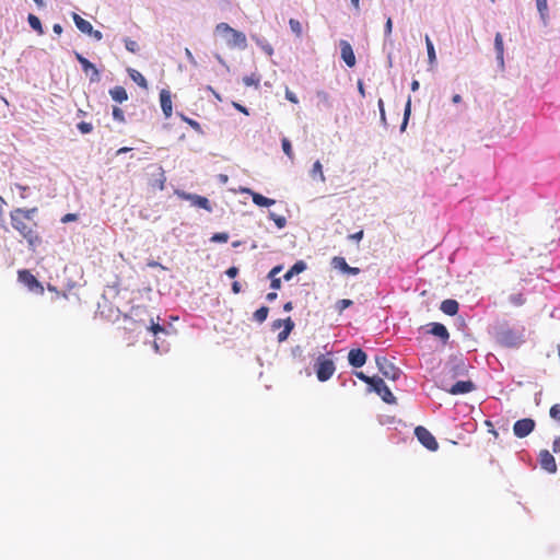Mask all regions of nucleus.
Instances as JSON below:
<instances>
[{
  "label": "nucleus",
  "instance_id": "f257e3e1",
  "mask_svg": "<svg viewBox=\"0 0 560 560\" xmlns=\"http://www.w3.org/2000/svg\"><path fill=\"white\" fill-rule=\"evenodd\" d=\"M37 214V207L15 208L9 213L11 228L27 244L28 249L32 252H35L43 244V236L36 220Z\"/></svg>",
  "mask_w": 560,
  "mask_h": 560
},
{
  "label": "nucleus",
  "instance_id": "f03ea898",
  "mask_svg": "<svg viewBox=\"0 0 560 560\" xmlns=\"http://www.w3.org/2000/svg\"><path fill=\"white\" fill-rule=\"evenodd\" d=\"M215 32L223 35L226 38V45L230 48L245 49L247 47L246 35L231 27L228 23L221 22L217 24Z\"/></svg>",
  "mask_w": 560,
  "mask_h": 560
},
{
  "label": "nucleus",
  "instance_id": "7ed1b4c3",
  "mask_svg": "<svg viewBox=\"0 0 560 560\" xmlns=\"http://www.w3.org/2000/svg\"><path fill=\"white\" fill-rule=\"evenodd\" d=\"M316 376L320 382L328 381L335 373L336 368L332 360L320 354L315 363Z\"/></svg>",
  "mask_w": 560,
  "mask_h": 560
},
{
  "label": "nucleus",
  "instance_id": "20e7f679",
  "mask_svg": "<svg viewBox=\"0 0 560 560\" xmlns=\"http://www.w3.org/2000/svg\"><path fill=\"white\" fill-rule=\"evenodd\" d=\"M19 281L22 282L31 292H35L37 294L44 293L43 284L36 279V277L27 269H22L18 271Z\"/></svg>",
  "mask_w": 560,
  "mask_h": 560
},
{
  "label": "nucleus",
  "instance_id": "39448f33",
  "mask_svg": "<svg viewBox=\"0 0 560 560\" xmlns=\"http://www.w3.org/2000/svg\"><path fill=\"white\" fill-rule=\"evenodd\" d=\"M149 316V310L145 305H133L127 314L124 315L125 319H130L139 325L145 326Z\"/></svg>",
  "mask_w": 560,
  "mask_h": 560
},
{
  "label": "nucleus",
  "instance_id": "423d86ee",
  "mask_svg": "<svg viewBox=\"0 0 560 560\" xmlns=\"http://www.w3.org/2000/svg\"><path fill=\"white\" fill-rule=\"evenodd\" d=\"M415 435L418 441L428 450L436 451L439 448V443L433 436V434L424 427L419 425L415 429Z\"/></svg>",
  "mask_w": 560,
  "mask_h": 560
},
{
  "label": "nucleus",
  "instance_id": "0eeeda50",
  "mask_svg": "<svg viewBox=\"0 0 560 560\" xmlns=\"http://www.w3.org/2000/svg\"><path fill=\"white\" fill-rule=\"evenodd\" d=\"M371 389L374 390L377 395H380L383 401H385L386 404L396 402V397L393 395V393L385 384L383 378L377 377L373 385L371 386Z\"/></svg>",
  "mask_w": 560,
  "mask_h": 560
},
{
  "label": "nucleus",
  "instance_id": "6e6552de",
  "mask_svg": "<svg viewBox=\"0 0 560 560\" xmlns=\"http://www.w3.org/2000/svg\"><path fill=\"white\" fill-rule=\"evenodd\" d=\"M376 364L381 373L388 380L396 381L399 377L400 371L394 366L386 358L377 357Z\"/></svg>",
  "mask_w": 560,
  "mask_h": 560
},
{
  "label": "nucleus",
  "instance_id": "1a4fd4ad",
  "mask_svg": "<svg viewBox=\"0 0 560 560\" xmlns=\"http://www.w3.org/2000/svg\"><path fill=\"white\" fill-rule=\"evenodd\" d=\"M535 425V421L530 418L517 420L513 425L514 435L520 439H523L534 431Z\"/></svg>",
  "mask_w": 560,
  "mask_h": 560
},
{
  "label": "nucleus",
  "instance_id": "9d476101",
  "mask_svg": "<svg viewBox=\"0 0 560 560\" xmlns=\"http://www.w3.org/2000/svg\"><path fill=\"white\" fill-rule=\"evenodd\" d=\"M75 58L79 61V63L82 67L83 72L89 75L90 74V81L91 82H98L100 81V71L93 65L90 60H88L85 57H83L81 54L75 52Z\"/></svg>",
  "mask_w": 560,
  "mask_h": 560
},
{
  "label": "nucleus",
  "instance_id": "9b49d317",
  "mask_svg": "<svg viewBox=\"0 0 560 560\" xmlns=\"http://www.w3.org/2000/svg\"><path fill=\"white\" fill-rule=\"evenodd\" d=\"M498 340L506 347H516L522 342L521 335L511 329L501 330L498 334Z\"/></svg>",
  "mask_w": 560,
  "mask_h": 560
},
{
  "label": "nucleus",
  "instance_id": "f8f14e48",
  "mask_svg": "<svg viewBox=\"0 0 560 560\" xmlns=\"http://www.w3.org/2000/svg\"><path fill=\"white\" fill-rule=\"evenodd\" d=\"M475 384L471 381H458L450 388L443 387L451 395L468 394L475 389Z\"/></svg>",
  "mask_w": 560,
  "mask_h": 560
},
{
  "label": "nucleus",
  "instance_id": "ddd939ff",
  "mask_svg": "<svg viewBox=\"0 0 560 560\" xmlns=\"http://www.w3.org/2000/svg\"><path fill=\"white\" fill-rule=\"evenodd\" d=\"M539 464L542 469L550 474H555L557 471L556 459L553 455L547 450H544L539 453Z\"/></svg>",
  "mask_w": 560,
  "mask_h": 560
},
{
  "label": "nucleus",
  "instance_id": "4468645a",
  "mask_svg": "<svg viewBox=\"0 0 560 560\" xmlns=\"http://www.w3.org/2000/svg\"><path fill=\"white\" fill-rule=\"evenodd\" d=\"M341 58L350 68L355 66V56L352 46L347 40H340Z\"/></svg>",
  "mask_w": 560,
  "mask_h": 560
},
{
  "label": "nucleus",
  "instance_id": "2eb2a0df",
  "mask_svg": "<svg viewBox=\"0 0 560 560\" xmlns=\"http://www.w3.org/2000/svg\"><path fill=\"white\" fill-rule=\"evenodd\" d=\"M282 325H284V329L281 332H279V335H278L279 341L285 340L288 338V336L290 335V332L292 331V329L294 328V323L290 317H288L287 319H283V320L277 319L272 323V327L275 329L280 328Z\"/></svg>",
  "mask_w": 560,
  "mask_h": 560
},
{
  "label": "nucleus",
  "instance_id": "dca6fc26",
  "mask_svg": "<svg viewBox=\"0 0 560 560\" xmlns=\"http://www.w3.org/2000/svg\"><path fill=\"white\" fill-rule=\"evenodd\" d=\"M350 365L353 368H361L366 362V353L361 349H351L348 354Z\"/></svg>",
  "mask_w": 560,
  "mask_h": 560
},
{
  "label": "nucleus",
  "instance_id": "f3484780",
  "mask_svg": "<svg viewBox=\"0 0 560 560\" xmlns=\"http://www.w3.org/2000/svg\"><path fill=\"white\" fill-rule=\"evenodd\" d=\"M160 103H161V108L163 110V114L165 115L166 118H170L173 113L172 96H171L170 91H167V90L161 91Z\"/></svg>",
  "mask_w": 560,
  "mask_h": 560
},
{
  "label": "nucleus",
  "instance_id": "a211bd4d",
  "mask_svg": "<svg viewBox=\"0 0 560 560\" xmlns=\"http://www.w3.org/2000/svg\"><path fill=\"white\" fill-rule=\"evenodd\" d=\"M183 197L189 200L194 206L202 208L209 212L212 211V207L208 198L199 195L184 194Z\"/></svg>",
  "mask_w": 560,
  "mask_h": 560
},
{
  "label": "nucleus",
  "instance_id": "6ab92c4d",
  "mask_svg": "<svg viewBox=\"0 0 560 560\" xmlns=\"http://www.w3.org/2000/svg\"><path fill=\"white\" fill-rule=\"evenodd\" d=\"M429 332L435 337H439L443 342H446L450 338L447 328L441 323H431L428 325Z\"/></svg>",
  "mask_w": 560,
  "mask_h": 560
},
{
  "label": "nucleus",
  "instance_id": "aec40b11",
  "mask_svg": "<svg viewBox=\"0 0 560 560\" xmlns=\"http://www.w3.org/2000/svg\"><path fill=\"white\" fill-rule=\"evenodd\" d=\"M440 308H441V311L444 314L450 315V316H454V315L457 314L459 305H458V302L456 300L447 299V300H444L441 303Z\"/></svg>",
  "mask_w": 560,
  "mask_h": 560
},
{
  "label": "nucleus",
  "instance_id": "412c9836",
  "mask_svg": "<svg viewBox=\"0 0 560 560\" xmlns=\"http://www.w3.org/2000/svg\"><path fill=\"white\" fill-rule=\"evenodd\" d=\"M73 22L75 26L84 34L92 33V24L81 18L78 13L72 14Z\"/></svg>",
  "mask_w": 560,
  "mask_h": 560
},
{
  "label": "nucleus",
  "instance_id": "4be33fe9",
  "mask_svg": "<svg viewBox=\"0 0 560 560\" xmlns=\"http://www.w3.org/2000/svg\"><path fill=\"white\" fill-rule=\"evenodd\" d=\"M112 98L118 103H122L128 100V93L124 86L117 85L109 90Z\"/></svg>",
  "mask_w": 560,
  "mask_h": 560
},
{
  "label": "nucleus",
  "instance_id": "5701e85b",
  "mask_svg": "<svg viewBox=\"0 0 560 560\" xmlns=\"http://www.w3.org/2000/svg\"><path fill=\"white\" fill-rule=\"evenodd\" d=\"M306 269V264L303 260L296 261L283 276L285 281L292 279L294 275L301 273Z\"/></svg>",
  "mask_w": 560,
  "mask_h": 560
},
{
  "label": "nucleus",
  "instance_id": "b1692460",
  "mask_svg": "<svg viewBox=\"0 0 560 560\" xmlns=\"http://www.w3.org/2000/svg\"><path fill=\"white\" fill-rule=\"evenodd\" d=\"M130 79L142 89H148V82L145 78L136 69L129 68L127 70Z\"/></svg>",
  "mask_w": 560,
  "mask_h": 560
},
{
  "label": "nucleus",
  "instance_id": "393cba45",
  "mask_svg": "<svg viewBox=\"0 0 560 560\" xmlns=\"http://www.w3.org/2000/svg\"><path fill=\"white\" fill-rule=\"evenodd\" d=\"M494 48L497 51V59L500 62L501 66H503V55H504V47H503V38L500 33L495 34L494 37Z\"/></svg>",
  "mask_w": 560,
  "mask_h": 560
},
{
  "label": "nucleus",
  "instance_id": "a878e982",
  "mask_svg": "<svg viewBox=\"0 0 560 560\" xmlns=\"http://www.w3.org/2000/svg\"><path fill=\"white\" fill-rule=\"evenodd\" d=\"M253 202L259 207H270L276 203V200L267 198L258 192H253Z\"/></svg>",
  "mask_w": 560,
  "mask_h": 560
},
{
  "label": "nucleus",
  "instance_id": "bb28decb",
  "mask_svg": "<svg viewBox=\"0 0 560 560\" xmlns=\"http://www.w3.org/2000/svg\"><path fill=\"white\" fill-rule=\"evenodd\" d=\"M425 46H427V51H428L429 63L431 66H433L436 62V54H435L433 43L431 42V39L428 35H425Z\"/></svg>",
  "mask_w": 560,
  "mask_h": 560
},
{
  "label": "nucleus",
  "instance_id": "cd10ccee",
  "mask_svg": "<svg viewBox=\"0 0 560 560\" xmlns=\"http://www.w3.org/2000/svg\"><path fill=\"white\" fill-rule=\"evenodd\" d=\"M27 21H28V24L30 26L36 31L39 35H43L44 34V30H43V26H42V22L40 20L34 15V14H28L27 16Z\"/></svg>",
  "mask_w": 560,
  "mask_h": 560
},
{
  "label": "nucleus",
  "instance_id": "c85d7f7f",
  "mask_svg": "<svg viewBox=\"0 0 560 560\" xmlns=\"http://www.w3.org/2000/svg\"><path fill=\"white\" fill-rule=\"evenodd\" d=\"M331 265L334 268L339 269L343 273L347 272L349 265L347 264L346 259L340 256H336L331 259Z\"/></svg>",
  "mask_w": 560,
  "mask_h": 560
},
{
  "label": "nucleus",
  "instance_id": "c756f323",
  "mask_svg": "<svg viewBox=\"0 0 560 560\" xmlns=\"http://www.w3.org/2000/svg\"><path fill=\"white\" fill-rule=\"evenodd\" d=\"M268 313L269 308L267 306H261L254 313V319L258 323H264L267 319Z\"/></svg>",
  "mask_w": 560,
  "mask_h": 560
},
{
  "label": "nucleus",
  "instance_id": "7c9ffc66",
  "mask_svg": "<svg viewBox=\"0 0 560 560\" xmlns=\"http://www.w3.org/2000/svg\"><path fill=\"white\" fill-rule=\"evenodd\" d=\"M149 325L145 327L152 331L154 335L159 334V332H164L165 331V328L163 326H161L160 324L158 323H154V318L153 316H149V320H148Z\"/></svg>",
  "mask_w": 560,
  "mask_h": 560
},
{
  "label": "nucleus",
  "instance_id": "2f4dec72",
  "mask_svg": "<svg viewBox=\"0 0 560 560\" xmlns=\"http://www.w3.org/2000/svg\"><path fill=\"white\" fill-rule=\"evenodd\" d=\"M289 26H290L291 31L295 34L296 37L302 36V33H303L302 25L298 20L290 19Z\"/></svg>",
  "mask_w": 560,
  "mask_h": 560
},
{
  "label": "nucleus",
  "instance_id": "473e14b6",
  "mask_svg": "<svg viewBox=\"0 0 560 560\" xmlns=\"http://www.w3.org/2000/svg\"><path fill=\"white\" fill-rule=\"evenodd\" d=\"M311 174L313 177H315L316 175L319 176V179L322 182H325V176H324V173H323V165L319 161H316L314 164H313V167H312V171H311Z\"/></svg>",
  "mask_w": 560,
  "mask_h": 560
},
{
  "label": "nucleus",
  "instance_id": "72a5a7b5",
  "mask_svg": "<svg viewBox=\"0 0 560 560\" xmlns=\"http://www.w3.org/2000/svg\"><path fill=\"white\" fill-rule=\"evenodd\" d=\"M124 43H125V47L128 51H130L132 54H136L139 51V45L136 40H133L131 38H125Z\"/></svg>",
  "mask_w": 560,
  "mask_h": 560
},
{
  "label": "nucleus",
  "instance_id": "f704fd0d",
  "mask_svg": "<svg viewBox=\"0 0 560 560\" xmlns=\"http://www.w3.org/2000/svg\"><path fill=\"white\" fill-rule=\"evenodd\" d=\"M269 218L276 223V225L279 228V229H282L285 226V223H287V220L282 215H277L276 213L273 212H270L269 213Z\"/></svg>",
  "mask_w": 560,
  "mask_h": 560
},
{
  "label": "nucleus",
  "instance_id": "c9c22d12",
  "mask_svg": "<svg viewBox=\"0 0 560 560\" xmlns=\"http://www.w3.org/2000/svg\"><path fill=\"white\" fill-rule=\"evenodd\" d=\"M466 371V368H465V364L463 362L456 364V365H452L450 366V371L448 373L451 374V376H457L458 374L460 373H464Z\"/></svg>",
  "mask_w": 560,
  "mask_h": 560
},
{
  "label": "nucleus",
  "instance_id": "e433bc0d",
  "mask_svg": "<svg viewBox=\"0 0 560 560\" xmlns=\"http://www.w3.org/2000/svg\"><path fill=\"white\" fill-rule=\"evenodd\" d=\"M281 144H282V150L285 153V155L290 159H293V151H292L291 142L289 141V139L283 138L281 141Z\"/></svg>",
  "mask_w": 560,
  "mask_h": 560
},
{
  "label": "nucleus",
  "instance_id": "4c0bfd02",
  "mask_svg": "<svg viewBox=\"0 0 560 560\" xmlns=\"http://www.w3.org/2000/svg\"><path fill=\"white\" fill-rule=\"evenodd\" d=\"M510 301L515 306H522L525 303V298L522 293H514L510 296Z\"/></svg>",
  "mask_w": 560,
  "mask_h": 560
},
{
  "label": "nucleus",
  "instance_id": "58836bf2",
  "mask_svg": "<svg viewBox=\"0 0 560 560\" xmlns=\"http://www.w3.org/2000/svg\"><path fill=\"white\" fill-rule=\"evenodd\" d=\"M355 376L370 386H372L375 380L377 378V376H368L363 372H357Z\"/></svg>",
  "mask_w": 560,
  "mask_h": 560
},
{
  "label": "nucleus",
  "instance_id": "ea45409f",
  "mask_svg": "<svg viewBox=\"0 0 560 560\" xmlns=\"http://www.w3.org/2000/svg\"><path fill=\"white\" fill-rule=\"evenodd\" d=\"M243 82L246 86H252V85L258 86L259 85V79L254 74L244 77Z\"/></svg>",
  "mask_w": 560,
  "mask_h": 560
},
{
  "label": "nucleus",
  "instance_id": "a19ab883",
  "mask_svg": "<svg viewBox=\"0 0 560 560\" xmlns=\"http://www.w3.org/2000/svg\"><path fill=\"white\" fill-rule=\"evenodd\" d=\"M410 113H411V100L408 98L407 103H406V106H405V110H404V122L401 125V129H404L407 125V121L409 119V116H410Z\"/></svg>",
  "mask_w": 560,
  "mask_h": 560
},
{
  "label": "nucleus",
  "instance_id": "79ce46f5",
  "mask_svg": "<svg viewBox=\"0 0 560 560\" xmlns=\"http://www.w3.org/2000/svg\"><path fill=\"white\" fill-rule=\"evenodd\" d=\"M113 117L118 122H125V114L121 108L114 106L113 108Z\"/></svg>",
  "mask_w": 560,
  "mask_h": 560
},
{
  "label": "nucleus",
  "instance_id": "37998d69",
  "mask_svg": "<svg viewBox=\"0 0 560 560\" xmlns=\"http://www.w3.org/2000/svg\"><path fill=\"white\" fill-rule=\"evenodd\" d=\"M229 240L228 233H215L211 236V242L214 243H226Z\"/></svg>",
  "mask_w": 560,
  "mask_h": 560
},
{
  "label": "nucleus",
  "instance_id": "c03bdc74",
  "mask_svg": "<svg viewBox=\"0 0 560 560\" xmlns=\"http://www.w3.org/2000/svg\"><path fill=\"white\" fill-rule=\"evenodd\" d=\"M81 133H90L93 130V126L90 122L81 121L77 125Z\"/></svg>",
  "mask_w": 560,
  "mask_h": 560
},
{
  "label": "nucleus",
  "instance_id": "a18cd8bd",
  "mask_svg": "<svg viewBox=\"0 0 560 560\" xmlns=\"http://www.w3.org/2000/svg\"><path fill=\"white\" fill-rule=\"evenodd\" d=\"M352 301L351 300H348V299H342V300H339L336 304L338 311L341 313L342 311H345L346 308H348L349 306L352 305Z\"/></svg>",
  "mask_w": 560,
  "mask_h": 560
},
{
  "label": "nucleus",
  "instance_id": "49530a36",
  "mask_svg": "<svg viewBox=\"0 0 560 560\" xmlns=\"http://www.w3.org/2000/svg\"><path fill=\"white\" fill-rule=\"evenodd\" d=\"M549 415L552 419L560 421V404L553 405L549 410Z\"/></svg>",
  "mask_w": 560,
  "mask_h": 560
},
{
  "label": "nucleus",
  "instance_id": "de8ad7c7",
  "mask_svg": "<svg viewBox=\"0 0 560 560\" xmlns=\"http://www.w3.org/2000/svg\"><path fill=\"white\" fill-rule=\"evenodd\" d=\"M183 120L186 121L190 127H192L196 131H200L201 127L200 124L191 118L182 116Z\"/></svg>",
  "mask_w": 560,
  "mask_h": 560
},
{
  "label": "nucleus",
  "instance_id": "09e8293b",
  "mask_svg": "<svg viewBox=\"0 0 560 560\" xmlns=\"http://www.w3.org/2000/svg\"><path fill=\"white\" fill-rule=\"evenodd\" d=\"M285 98L293 104L299 103L296 95L292 91H290L288 88L285 89Z\"/></svg>",
  "mask_w": 560,
  "mask_h": 560
},
{
  "label": "nucleus",
  "instance_id": "8fccbe9b",
  "mask_svg": "<svg viewBox=\"0 0 560 560\" xmlns=\"http://www.w3.org/2000/svg\"><path fill=\"white\" fill-rule=\"evenodd\" d=\"M77 220H78V215L75 213H67L61 218L62 223H68V222L77 221Z\"/></svg>",
  "mask_w": 560,
  "mask_h": 560
},
{
  "label": "nucleus",
  "instance_id": "3c124183",
  "mask_svg": "<svg viewBox=\"0 0 560 560\" xmlns=\"http://www.w3.org/2000/svg\"><path fill=\"white\" fill-rule=\"evenodd\" d=\"M537 9L542 15L547 11V0H536Z\"/></svg>",
  "mask_w": 560,
  "mask_h": 560
},
{
  "label": "nucleus",
  "instance_id": "603ef678",
  "mask_svg": "<svg viewBox=\"0 0 560 560\" xmlns=\"http://www.w3.org/2000/svg\"><path fill=\"white\" fill-rule=\"evenodd\" d=\"M226 276L229 278H235L238 273V268L235 267V266H232L230 267L226 271H225Z\"/></svg>",
  "mask_w": 560,
  "mask_h": 560
},
{
  "label": "nucleus",
  "instance_id": "864d4df0",
  "mask_svg": "<svg viewBox=\"0 0 560 560\" xmlns=\"http://www.w3.org/2000/svg\"><path fill=\"white\" fill-rule=\"evenodd\" d=\"M270 279H271V283H270L271 289H273V290L280 289V287H281V279L277 278V277H273V278H270Z\"/></svg>",
  "mask_w": 560,
  "mask_h": 560
},
{
  "label": "nucleus",
  "instance_id": "5fc2aeb1",
  "mask_svg": "<svg viewBox=\"0 0 560 560\" xmlns=\"http://www.w3.org/2000/svg\"><path fill=\"white\" fill-rule=\"evenodd\" d=\"M282 270V266H276L273 267L269 273H268V278H273L276 277L280 271Z\"/></svg>",
  "mask_w": 560,
  "mask_h": 560
},
{
  "label": "nucleus",
  "instance_id": "6e6d98bb",
  "mask_svg": "<svg viewBox=\"0 0 560 560\" xmlns=\"http://www.w3.org/2000/svg\"><path fill=\"white\" fill-rule=\"evenodd\" d=\"M89 35L93 36L96 40H101L103 38L102 32L94 30L92 27V33H88Z\"/></svg>",
  "mask_w": 560,
  "mask_h": 560
},
{
  "label": "nucleus",
  "instance_id": "4d7b16f0",
  "mask_svg": "<svg viewBox=\"0 0 560 560\" xmlns=\"http://www.w3.org/2000/svg\"><path fill=\"white\" fill-rule=\"evenodd\" d=\"M233 106H234L238 112H241V113H243V114H245V115H248V114H249V113H248V109H247L245 106H243V105H241V104H238V103H233Z\"/></svg>",
  "mask_w": 560,
  "mask_h": 560
},
{
  "label": "nucleus",
  "instance_id": "13d9d810",
  "mask_svg": "<svg viewBox=\"0 0 560 560\" xmlns=\"http://www.w3.org/2000/svg\"><path fill=\"white\" fill-rule=\"evenodd\" d=\"M362 237H363V231L362 230L357 232V233H354V234L349 235V238L354 240L357 242L361 241Z\"/></svg>",
  "mask_w": 560,
  "mask_h": 560
},
{
  "label": "nucleus",
  "instance_id": "bf43d9fd",
  "mask_svg": "<svg viewBox=\"0 0 560 560\" xmlns=\"http://www.w3.org/2000/svg\"><path fill=\"white\" fill-rule=\"evenodd\" d=\"M552 451L555 453H560V436L553 441Z\"/></svg>",
  "mask_w": 560,
  "mask_h": 560
},
{
  "label": "nucleus",
  "instance_id": "052dcab7",
  "mask_svg": "<svg viewBox=\"0 0 560 560\" xmlns=\"http://www.w3.org/2000/svg\"><path fill=\"white\" fill-rule=\"evenodd\" d=\"M232 291H233V293H235V294H237V293H240V292H241V284H240V282L234 281V282L232 283Z\"/></svg>",
  "mask_w": 560,
  "mask_h": 560
},
{
  "label": "nucleus",
  "instance_id": "680f3d73",
  "mask_svg": "<svg viewBox=\"0 0 560 560\" xmlns=\"http://www.w3.org/2000/svg\"><path fill=\"white\" fill-rule=\"evenodd\" d=\"M346 273L355 276V275L360 273V269L357 268V267H350L349 266Z\"/></svg>",
  "mask_w": 560,
  "mask_h": 560
},
{
  "label": "nucleus",
  "instance_id": "e2e57ef3",
  "mask_svg": "<svg viewBox=\"0 0 560 560\" xmlns=\"http://www.w3.org/2000/svg\"><path fill=\"white\" fill-rule=\"evenodd\" d=\"M378 108L381 113V117L384 119L385 117V109H384V102L382 98L378 100Z\"/></svg>",
  "mask_w": 560,
  "mask_h": 560
},
{
  "label": "nucleus",
  "instance_id": "0e129e2a",
  "mask_svg": "<svg viewBox=\"0 0 560 560\" xmlns=\"http://www.w3.org/2000/svg\"><path fill=\"white\" fill-rule=\"evenodd\" d=\"M392 27H393L392 19H388L387 22H386V25H385V31H386L387 34L392 33Z\"/></svg>",
  "mask_w": 560,
  "mask_h": 560
},
{
  "label": "nucleus",
  "instance_id": "69168bd1",
  "mask_svg": "<svg viewBox=\"0 0 560 560\" xmlns=\"http://www.w3.org/2000/svg\"><path fill=\"white\" fill-rule=\"evenodd\" d=\"M419 86H420V84H419V81H418V80H413V81L411 82L410 88H411V91H412V92L418 91V90H419Z\"/></svg>",
  "mask_w": 560,
  "mask_h": 560
},
{
  "label": "nucleus",
  "instance_id": "338daca9",
  "mask_svg": "<svg viewBox=\"0 0 560 560\" xmlns=\"http://www.w3.org/2000/svg\"><path fill=\"white\" fill-rule=\"evenodd\" d=\"M52 30L56 34L60 35L62 33V26L60 24H55Z\"/></svg>",
  "mask_w": 560,
  "mask_h": 560
},
{
  "label": "nucleus",
  "instance_id": "774afa93",
  "mask_svg": "<svg viewBox=\"0 0 560 560\" xmlns=\"http://www.w3.org/2000/svg\"><path fill=\"white\" fill-rule=\"evenodd\" d=\"M452 102H453L454 104H458V103H460V102H462V96H460L459 94H455V95H453V97H452Z\"/></svg>",
  "mask_w": 560,
  "mask_h": 560
}]
</instances>
